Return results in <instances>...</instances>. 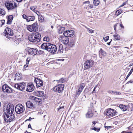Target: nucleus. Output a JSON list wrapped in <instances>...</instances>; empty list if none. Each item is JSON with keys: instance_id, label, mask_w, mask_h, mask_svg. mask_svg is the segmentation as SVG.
Listing matches in <instances>:
<instances>
[{"instance_id": "4", "label": "nucleus", "mask_w": 133, "mask_h": 133, "mask_svg": "<svg viewBox=\"0 0 133 133\" xmlns=\"http://www.w3.org/2000/svg\"><path fill=\"white\" fill-rule=\"evenodd\" d=\"M14 106L13 104L9 103L8 105L4 107V113L14 112Z\"/></svg>"}, {"instance_id": "6", "label": "nucleus", "mask_w": 133, "mask_h": 133, "mask_svg": "<svg viewBox=\"0 0 133 133\" xmlns=\"http://www.w3.org/2000/svg\"><path fill=\"white\" fill-rule=\"evenodd\" d=\"M13 33L12 30L8 28H6L3 35L6 37L8 39H10L11 36L13 35Z\"/></svg>"}, {"instance_id": "55", "label": "nucleus", "mask_w": 133, "mask_h": 133, "mask_svg": "<svg viewBox=\"0 0 133 133\" xmlns=\"http://www.w3.org/2000/svg\"><path fill=\"white\" fill-rule=\"evenodd\" d=\"M131 83H133V81L130 80L129 81H128L127 83V84H129Z\"/></svg>"}, {"instance_id": "57", "label": "nucleus", "mask_w": 133, "mask_h": 133, "mask_svg": "<svg viewBox=\"0 0 133 133\" xmlns=\"http://www.w3.org/2000/svg\"><path fill=\"white\" fill-rule=\"evenodd\" d=\"M120 26L122 28H124V26L122 25V24H120Z\"/></svg>"}, {"instance_id": "12", "label": "nucleus", "mask_w": 133, "mask_h": 133, "mask_svg": "<svg viewBox=\"0 0 133 133\" xmlns=\"http://www.w3.org/2000/svg\"><path fill=\"white\" fill-rule=\"evenodd\" d=\"M2 89V91L4 92L11 93H13L15 92V91L13 89L6 85H3Z\"/></svg>"}, {"instance_id": "53", "label": "nucleus", "mask_w": 133, "mask_h": 133, "mask_svg": "<svg viewBox=\"0 0 133 133\" xmlns=\"http://www.w3.org/2000/svg\"><path fill=\"white\" fill-rule=\"evenodd\" d=\"M20 75V74H18L17 73H16V75H15V77H17L19 76Z\"/></svg>"}, {"instance_id": "5", "label": "nucleus", "mask_w": 133, "mask_h": 133, "mask_svg": "<svg viewBox=\"0 0 133 133\" xmlns=\"http://www.w3.org/2000/svg\"><path fill=\"white\" fill-rule=\"evenodd\" d=\"M94 65V61L92 59L88 60L86 61L83 64L84 69L86 70L91 67Z\"/></svg>"}, {"instance_id": "15", "label": "nucleus", "mask_w": 133, "mask_h": 133, "mask_svg": "<svg viewBox=\"0 0 133 133\" xmlns=\"http://www.w3.org/2000/svg\"><path fill=\"white\" fill-rule=\"evenodd\" d=\"M5 5L8 10H12L16 7L17 6V4L15 2H7L5 4Z\"/></svg>"}, {"instance_id": "22", "label": "nucleus", "mask_w": 133, "mask_h": 133, "mask_svg": "<svg viewBox=\"0 0 133 133\" xmlns=\"http://www.w3.org/2000/svg\"><path fill=\"white\" fill-rule=\"evenodd\" d=\"M30 99L31 100L36 102V103H40L42 102V100L41 99L38 98L34 96H31Z\"/></svg>"}, {"instance_id": "19", "label": "nucleus", "mask_w": 133, "mask_h": 133, "mask_svg": "<svg viewBox=\"0 0 133 133\" xmlns=\"http://www.w3.org/2000/svg\"><path fill=\"white\" fill-rule=\"evenodd\" d=\"M29 40L32 42H38L40 41L41 39L34 35H31V37L29 38Z\"/></svg>"}, {"instance_id": "26", "label": "nucleus", "mask_w": 133, "mask_h": 133, "mask_svg": "<svg viewBox=\"0 0 133 133\" xmlns=\"http://www.w3.org/2000/svg\"><path fill=\"white\" fill-rule=\"evenodd\" d=\"M119 107L123 111L126 110L128 108V106H126L123 104L120 105H119Z\"/></svg>"}, {"instance_id": "30", "label": "nucleus", "mask_w": 133, "mask_h": 133, "mask_svg": "<svg viewBox=\"0 0 133 133\" xmlns=\"http://www.w3.org/2000/svg\"><path fill=\"white\" fill-rule=\"evenodd\" d=\"M114 37V40H119L120 38V36L117 34H116L113 35Z\"/></svg>"}, {"instance_id": "17", "label": "nucleus", "mask_w": 133, "mask_h": 133, "mask_svg": "<svg viewBox=\"0 0 133 133\" xmlns=\"http://www.w3.org/2000/svg\"><path fill=\"white\" fill-rule=\"evenodd\" d=\"M28 54L33 56L36 55L37 53L38 50L37 48H28Z\"/></svg>"}, {"instance_id": "7", "label": "nucleus", "mask_w": 133, "mask_h": 133, "mask_svg": "<svg viewBox=\"0 0 133 133\" xmlns=\"http://www.w3.org/2000/svg\"><path fill=\"white\" fill-rule=\"evenodd\" d=\"M27 29L28 30L31 32H35L38 30L37 23L36 22L32 25H28Z\"/></svg>"}, {"instance_id": "16", "label": "nucleus", "mask_w": 133, "mask_h": 133, "mask_svg": "<svg viewBox=\"0 0 133 133\" xmlns=\"http://www.w3.org/2000/svg\"><path fill=\"white\" fill-rule=\"evenodd\" d=\"M22 17L23 18L26 19V21L27 22L33 21L35 19V17L34 16H29L25 14H23L22 15Z\"/></svg>"}, {"instance_id": "25", "label": "nucleus", "mask_w": 133, "mask_h": 133, "mask_svg": "<svg viewBox=\"0 0 133 133\" xmlns=\"http://www.w3.org/2000/svg\"><path fill=\"white\" fill-rule=\"evenodd\" d=\"M13 18V16L12 15H10L8 17V21L7 22V24H10L12 22Z\"/></svg>"}, {"instance_id": "9", "label": "nucleus", "mask_w": 133, "mask_h": 133, "mask_svg": "<svg viewBox=\"0 0 133 133\" xmlns=\"http://www.w3.org/2000/svg\"><path fill=\"white\" fill-rule=\"evenodd\" d=\"M64 86L63 84H58L53 88V90L55 92L60 93L63 91Z\"/></svg>"}, {"instance_id": "50", "label": "nucleus", "mask_w": 133, "mask_h": 133, "mask_svg": "<svg viewBox=\"0 0 133 133\" xmlns=\"http://www.w3.org/2000/svg\"><path fill=\"white\" fill-rule=\"evenodd\" d=\"M30 9L34 11L35 8L34 6H31L30 8Z\"/></svg>"}, {"instance_id": "24", "label": "nucleus", "mask_w": 133, "mask_h": 133, "mask_svg": "<svg viewBox=\"0 0 133 133\" xmlns=\"http://www.w3.org/2000/svg\"><path fill=\"white\" fill-rule=\"evenodd\" d=\"M99 52V55L101 58H102V56H105L106 55V52L104 51L102 48H101Z\"/></svg>"}, {"instance_id": "14", "label": "nucleus", "mask_w": 133, "mask_h": 133, "mask_svg": "<svg viewBox=\"0 0 133 133\" xmlns=\"http://www.w3.org/2000/svg\"><path fill=\"white\" fill-rule=\"evenodd\" d=\"M58 38L59 40L64 44H67L69 43V38L64 35H60Z\"/></svg>"}, {"instance_id": "35", "label": "nucleus", "mask_w": 133, "mask_h": 133, "mask_svg": "<svg viewBox=\"0 0 133 133\" xmlns=\"http://www.w3.org/2000/svg\"><path fill=\"white\" fill-rule=\"evenodd\" d=\"M122 10H118L117 11L115 14V15L117 16L120 14L122 12Z\"/></svg>"}, {"instance_id": "45", "label": "nucleus", "mask_w": 133, "mask_h": 133, "mask_svg": "<svg viewBox=\"0 0 133 133\" xmlns=\"http://www.w3.org/2000/svg\"><path fill=\"white\" fill-rule=\"evenodd\" d=\"M30 60V58H28L26 62V64L28 65L29 62Z\"/></svg>"}, {"instance_id": "21", "label": "nucleus", "mask_w": 133, "mask_h": 133, "mask_svg": "<svg viewBox=\"0 0 133 133\" xmlns=\"http://www.w3.org/2000/svg\"><path fill=\"white\" fill-rule=\"evenodd\" d=\"M34 82L36 84V87L37 88L42 86L43 85L42 81L41 79L37 78H36L35 79Z\"/></svg>"}, {"instance_id": "40", "label": "nucleus", "mask_w": 133, "mask_h": 133, "mask_svg": "<svg viewBox=\"0 0 133 133\" xmlns=\"http://www.w3.org/2000/svg\"><path fill=\"white\" fill-rule=\"evenodd\" d=\"M0 13L2 15H4L5 14V12L3 9L0 8Z\"/></svg>"}, {"instance_id": "32", "label": "nucleus", "mask_w": 133, "mask_h": 133, "mask_svg": "<svg viewBox=\"0 0 133 133\" xmlns=\"http://www.w3.org/2000/svg\"><path fill=\"white\" fill-rule=\"evenodd\" d=\"M128 108H129L131 110L133 111V104L131 103H129L128 105Z\"/></svg>"}, {"instance_id": "60", "label": "nucleus", "mask_w": 133, "mask_h": 133, "mask_svg": "<svg viewBox=\"0 0 133 133\" xmlns=\"http://www.w3.org/2000/svg\"><path fill=\"white\" fill-rule=\"evenodd\" d=\"M30 128L31 129H32L31 128V124H29L28 125V128Z\"/></svg>"}, {"instance_id": "47", "label": "nucleus", "mask_w": 133, "mask_h": 133, "mask_svg": "<svg viewBox=\"0 0 133 133\" xmlns=\"http://www.w3.org/2000/svg\"><path fill=\"white\" fill-rule=\"evenodd\" d=\"M121 94V93L119 92H118L117 91H114V94H115V95H120Z\"/></svg>"}, {"instance_id": "41", "label": "nucleus", "mask_w": 133, "mask_h": 133, "mask_svg": "<svg viewBox=\"0 0 133 133\" xmlns=\"http://www.w3.org/2000/svg\"><path fill=\"white\" fill-rule=\"evenodd\" d=\"M38 19L41 22L44 21V18L42 16H39L38 17Z\"/></svg>"}, {"instance_id": "62", "label": "nucleus", "mask_w": 133, "mask_h": 133, "mask_svg": "<svg viewBox=\"0 0 133 133\" xmlns=\"http://www.w3.org/2000/svg\"><path fill=\"white\" fill-rule=\"evenodd\" d=\"M17 2H21L23 0H15Z\"/></svg>"}, {"instance_id": "49", "label": "nucleus", "mask_w": 133, "mask_h": 133, "mask_svg": "<svg viewBox=\"0 0 133 133\" xmlns=\"http://www.w3.org/2000/svg\"><path fill=\"white\" fill-rule=\"evenodd\" d=\"M38 53L39 54H43L44 53V51H41L40 50H39Z\"/></svg>"}, {"instance_id": "51", "label": "nucleus", "mask_w": 133, "mask_h": 133, "mask_svg": "<svg viewBox=\"0 0 133 133\" xmlns=\"http://www.w3.org/2000/svg\"><path fill=\"white\" fill-rule=\"evenodd\" d=\"M64 108V106H63L62 107H59V108H58V111H59L62 108L63 109Z\"/></svg>"}, {"instance_id": "61", "label": "nucleus", "mask_w": 133, "mask_h": 133, "mask_svg": "<svg viewBox=\"0 0 133 133\" xmlns=\"http://www.w3.org/2000/svg\"><path fill=\"white\" fill-rule=\"evenodd\" d=\"M5 21V20L2 21V25H3L4 24V23Z\"/></svg>"}, {"instance_id": "63", "label": "nucleus", "mask_w": 133, "mask_h": 133, "mask_svg": "<svg viewBox=\"0 0 133 133\" xmlns=\"http://www.w3.org/2000/svg\"><path fill=\"white\" fill-rule=\"evenodd\" d=\"M89 6L91 8H93V6L92 5H89Z\"/></svg>"}, {"instance_id": "56", "label": "nucleus", "mask_w": 133, "mask_h": 133, "mask_svg": "<svg viewBox=\"0 0 133 133\" xmlns=\"http://www.w3.org/2000/svg\"><path fill=\"white\" fill-rule=\"evenodd\" d=\"M28 65L27 64H26V65H24V68H26L28 66Z\"/></svg>"}, {"instance_id": "44", "label": "nucleus", "mask_w": 133, "mask_h": 133, "mask_svg": "<svg viewBox=\"0 0 133 133\" xmlns=\"http://www.w3.org/2000/svg\"><path fill=\"white\" fill-rule=\"evenodd\" d=\"M109 36H107L106 37H104L103 39L106 42L109 39Z\"/></svg>"}, {"instance_id": "43", "label": "nucleus", "mask_w": 133, "mask_h": 133, "mask_svg": "<svg viewBox=\"0 0 133 133\" xmlns=\"http://www.w3.org/2000/svg\"><path fill=\"white\" fill-rule=\"evenodd\" d=\"M59 81L62 83H64L66 81L65 79H64L63 78H62L61 79L59 80Z\"/></svg>"}, {"instance_id": "18", "label": "nucleus", "mask_w": 133, "mask_h": 133, "mask_svg": "<svg viewBox=\"0 0 133 133\" xmlns=\"http://www.w3.org/2000/svg\"><path fill=\"white\" fill-rule=\"evenodd\" d=\"M74 34V31L73 30H66L64 31L63 33V35L68 38V37L72 36Z\"/></svg>"}, {"instance_id": "52", "label": "nucleus", "mask_w": 133, "mask_h": 133, "mask_svg": "<svg viewBox=\"0 0 133 133\" xmlns=\"http://www.w3.org/2000/svg\"><path fill=\"white\" fill-rule=\"evenodd\" d=\"M83 4L87 3L89 4L90 3V2L89 1H87L83 2Z\"/></svg>"}, {"instance_id": "33", "label": "nucleus", "mask_w": 133, "mask_h": 133, "mask_svg": "<svg viewBox=\"0 0 133 133\" xmlns=\"http://www.w3.org/2000/svg\"><path fill=\"white\" fill-rule=\"evenodd\" d=\"M58 51L59 52H60V53L62 52L63 51V45L62 44H60L59 45Z\"/></svg>"}, {"instance_id": "29", "label": "nucleus", "mask_w": 133, "mask_h": 133, "mask_svg": "<svg viewBox=\"0 0 133 133\" xmlns=\"http://www.w3.org/2000/svg\"><path fill=\"white\" fill-rule=\"evenodd\" d=\"M65 29V27L63 26H61L60 28H58V33L59 34H62L64 30Z\"/></svg>"}, {"instance_id": "10", "label": "nucleus", "mask_w": 133, "mask_h": 133, "mask_svg": "<svg viewBox=\"0 0 133 133\" xmlns=\"http://www.w3.org/2000/svg\"><path fill=\"white\" fill-rule=\"evenodd\" d=\"M107 115L110 117H112L115 115H117V113L115 110L109 108L106 110L105 111Z\"/></svg>"}, {"instance_id": "37", "label": "nucleus", "mask_w": 133, "mask_h": 133, "mask_svg": "<svg viewBox=\"0 0 133 133\" xmlns=\"http://www.w3.org/2000/svg\"><path fill=\"white\" fill-rule=\"evenodd\" d=\"M133 71V66L132 68L131 69L130 71V72L128 74V75L126 77V78H125V80H126L128 78L129 76L132 74V73Z\"/></svg>"}, {"instance_id": "36", "label": "nucleus", "mask_w": 133, "mask_h": 133, "mask_svg": "<svg viewBox=\"0 0 133 133\" xmlns=\"http://www.w3.org/2000/svg\"><path fill=\"white\" fill-rule=\"evenodd\" d=\"M84 87V84L83 83H82L80 85L79 89L82 91Z\"/></svg>"}, {"instance_id": "27", "label": "nucleus", "mask_w": 133, "mask_h": 133, "mask_svg": "<svg viewBox=\"0 0 133 133\" xmlns=\"http://www.w3.org/2000/svg\"><path fill=\"white\" fill-rule=\"evenodd\" d=\"M27 107L32 108H34V105L30 101H27L26 104Z\"/></svg>"}, {"instance_id": "28", "label": "nucleus", "mask_w": 133, "mask_h": 133, "mask_svg": "<svg viewBox=\"0 0 133 133\" xmlns=\"http://www.w3.org/2000/svg\"><path fill=\"white\" fill-rule=\"evenodd\" d=\"M36 93V95L38 96H43L44 95V93L43 91H37Z\"/></svg>"}, {"instance_id": "46", "label": "nucleus", "mask_w": 133, "mask_h": 133, "mask_svg": "<svg viewBox=\"0 0 133 133\" xmlns=\"http://www.w3.org/2000/svg\"><path fill=\"white\" fill-rule=\"evenodd\" d=\"M94 130L95 131H99L100 130V128H94Z\"/></svg>"}, {"instance_id": "11", "label": "nucleus", "mask_w": 133, "mask_h": 133, "mask_svg": "<svg viewBox=\"0 0 133 133\" xmlns=\"http://www.w3.org/2000/svg\"><path fill=\"white\" fill-rule=\"evenodd\" d=\"M94 111L96 112L95 111L94 107L92 106H91L89 108L88 112L86 114V116L87 118H90L93 116Z\"/></svg>"}, {"instance_id": "20", "label": "nucleus", "mask_w": 133, "mask_h": 133, "mask_svg": "<svg viewBox=\"0 0 133 133\" xmlns=\"http://www.w3.org/2000/svg\"><path fill=\"white\" fill-rule=\"evenodd\" d=\"M34 89V86L31 83H29L28 84L27 87L26 91L29 92H31Z\"/></svg>"}, {"instance_id": "59", "label": "nucleus", "mask_w": 133, "mask_h": 133, "mask_svg": "<svg viewBox=\"0 0 133 133\" xmlns=\"http://www.w3.org/2000/svg\"><path fill=\"white\" fill-rule=\"evenodd\" d=\"M32 119V118H31V117H29V119H27L26 120V121H28H28H30V120H31V119Z\"/></svg>"}, {"instance_id": "31", "label": "nucleus", "mask_w": 133, "mask_h": 133, "mask_svg": "<svg viewBox=\"0 0 133 133\" xmlns=\"http://www.w3.org/2000/svg\"><path fill=\"white\" fill-rule=\"evenodd\" d=\"M94 4L95 6L98 5L100 3L99 0H93Z\"/></svg>"}, {"instance_id": "39", "label": "nucleus", "mask_w": 133, "mask_h": 133, "mask_svg": "<svg viewBox=\"0 0 133 133\" xmlns=\"http://www.w3.org/2000/svg\"><path fill=\"white\" fill-rule=\"evenodd\" d=\"M82 91L78 89L76 91V97H78L79 94H81L82 92Z\"/></svg>"}, {"instance_id": "64", "label": "nucleus", "mask_w": 133, "mask_h": 133, "mask_svg": "<svg viewBox=\"0 0 133 133\" xmlns=\"http://www.w3.org/2000/svg\"><path fill=\"white\" fill-rule=\"evenodd\" d=\"M50 5L48 4H46V6H48V7L49 8H50Z\"/></svg>"}, {"instance_id": "3", "label": "nucleus", "mask_w": 133, "mask_h": 133, "mask_svg": "<svg viewBox=\"0 0 133 133\" xmlns=\"http://www.w3.org/2000/svg\"><path fill=\"white\" fill-rule=\"evenodd\" d=\"M13 113V112L7 113V114L4 113V118L5 122H10L15 119V116Z\"/></svg>"}, {"instance_id": "13", "label": "nucleus", "mask_w": 133, "mask_h": 133, "mask_svg": "<svg viewBox=\"0 0 133 133\" xmlns=\"http://www.w3.org/2000/svg\"><path fill=\"white\" fill-rule=\"evenodd\" d=\"M26 84L24 83H16L14 85V87L18 90L22 91L24 90Z\"/></svg>"}, {"instance_id": "8", "label": "nucleus", "mask_w": 133, "mask_h": 133, "mask_svg": "<svg viewBox=\"0 0 133 133\" xmlns=\"http://www.w3.org/2000/svg\"><path fill=\"white\" fill-rule=\"evenodd\" d=\"M15 110L17 113L19 114L24 111L25 108L21 104H19L16 106L15 108Z\"/></svg>"}, {"instance_id": "2", "label": "nucleus", "mask_w": 133, "mask_h": 133, "mask_svg": "<svg viewBox=\"0 0 133 133\" xmlns=\"http://www.w3.org/2000/svg\"><path fill=\"white\" fill-rule=\"evenodd\" d=\"M13 113V112L7 113V114L4 113V118L5 122H10L15 119V116Z\"/></svg>"}, {"instance_id": "38", "label": "nucleus", "mask_w": 133, "mask_h": 133, "mask_svg": "<svg viewBox=\"0 0 133 133\" xmlns=\"http://www.w3.org/2000/svg\"><path fill=\"white\" fill-rule=\"evenodd\" d=\"M34 36H36L38 38L41 39V36L40 34L38 32H37L35 33V34L34 35Z\"/></svg>"}, {"instance_id": "23", "label": "nucleus", "mask_w": 133, "mask_h": 133, "mask_svg": "<svg viewBox=\"0 0 133 133\" xmlns=\"http://www.w3.org/2000/svg\"><path fill=\"white\" fill-rule=\"evenodd\" d=\"M75 37H72L71 38L69 42V43L68 44L70 47H72L75 45Z\"/></svg>"}, {"instance_id": "42", "label": "nucleus", "mask_w": 133, "mask_h": 133, "mask_svg": "<svg viewBox=\"0 0 133 133\" xmlns=\"http://www.w3.org/2000/svg\"><path fill=\"white\" fill-rule=\"evenodd\" d=\"M50 39L48 37H45L43 38V40L44 41L46 42H49V41Z\"/></svg>"}, {"instance_id": "34", "label": "nucleus", "mask_w": 133, "mask_h": 133, "mask_svg": "<svg viewBox=\"0 0 133 133\" xmlns=\"http://www.w3.org/2000/svg\"><path fill=\"white\" fill-rule=\"evenodd\" d=\"M85 27L87 30L88 31L89 33L91 34L94 32V30H92L90 29L89 28L86 26H85Z\"/></svg>"}, {"instance_id": "1", "label": "nucleus", "mask_w": 133, "mask_h": 133, "mask_svg": "<svg viewBox=\"0 0 133 133\" xmlns=\"http://www.w3.org/2000/svg\"><path fill=\"white\" fill-rule=\"evenodd\" d=\"M41 47L42 49L46 50L53 54L56 52L57 50V47L55 45L49 43H43Z\"/></svg>"}, {"instance_id": "54", "label": "nucleus", "mask_w": 133, "mask_h": 133, "mask_svg": "<svg viewBox=\"0 0 133 133\" xmlns=\"http://www.w3.org/2000/svg\"><path fill=\"white\" fill-rule=\"evenodd\" d=\"M114 91H109L108 92L109 93H110V94H114Z\"/></svg>"}, {"instance_id": "48", "label": "nucleus", "mask_w": 133, "mask_h": 133, "mask_svg": "<svg viewBox=\"0 0 133 133\" xmlns=\"http://www.w3.org/2000/svg\"><path fill=\"white\" fill-rule=\"evenodd\" d=\"M118 24V23H116L114 25V29L115 31H116V27H117V25Z\"/></svg>"}, {"instance_id": "58", "label": "nucleus", "mask_w": 133, "mask_h": 133, "mask_svg": "<svg viewBox=\"0 0 133 133\" xmlns=\"http://www.w3.org/2000/svg\"><path fill=\"white\" fill-rule=\"evenodd\" d=\"M112 41V39H111V41H110V42H109L107 43V44L108 45H110V43H111V41Z\"/></svg>"}]
</instances>
